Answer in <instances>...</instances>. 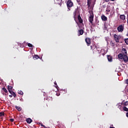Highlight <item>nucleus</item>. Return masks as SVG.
<instances>
[{
    "instance_id": "nucleus-1",
    "label": "nucleus",
    "mask_w": 128,
    "mask_h": 128,
    "mask_svg": "<svg viewBox=\"0 0 128 128\" xmlns=\"http://www.w3.org/2000/svg\"><path fill=\"white\" fill-rule=\"evenodd\" d=\"M91 48H94V50H98V54H101L102 56H104L106 52L104 50V49H102L100 48L98 46L94 45L93 46H91Z\"/></svg>"
},
{
    "instance_id": "nucleus-2",
    "label": "nucleus",
    "mask_w": 128,
    "mask_h": 128,
    "mask_svg": "<svg viewBox=\"0 0 128 128\" xmlns=\"http://www.w3.org/2000/svg\"><path fill=\"white\" fill-rule=\"evenodd\" d=\"M118 58L120 60H122L125 64H127L128 62V57L126 55H123L122 54H120L118 55Z\"/></svg>"
},
{
    "instance_id": "nucleus-3",
    "label": "nucleus",
    "mask_w": 128,
    "mask_h": 128,
    "mask_svg": "<svg viewBox=\"0 0 128 128\" xmlns=\"http://www.w3.org/2000/svg\"><path fill=\"white\" fill-rule=\"evenodd\" d=\"M87 4L88 8L94 6L96 4V0H88Z\"/></svg>"
},
{
    "instance_id": "nucleus-4",
    "label": "nucleus",
    "mask_w": 128,
    "mask_h": 128,
    "mask_svg": "<svg viewBox=\"0 0 128 128\" xmlns=\"http://www.w3.org/2000/svg\"><path fill=\"white\" fill-rule=\"evenodd\" d=\"M8 92H10V94H12V96H16V93H14V92L12 91V86H8Z\"/></svg>"
},
{
    "instance_id": "nucleus-5",
    "label": "nucleus",
    "mask_w": 128,
    "mask_h": 128,
    "mask_svg": "<svg viewBox=\"0 0 128 128\" xmlns=\"http://www.w3.org/2000/svg\"><path fill=\"white\" fill-rule=\"evenodd\" d=\"M67 4V6L68 8V10H70V9L69 8H72V6H74V3L72 2L71 0H68L67 2L66 3Z\"/></svg>"
},
{
    "instance_id": "nucleus-6",
    "label": "nucleus",
    "mask_w": 128,
    "mask_h": 128,
    "mask_svg": "<svg viewBox=\"0 0 128 128\" xmlns=\"http://www.w3.org/2000/svg\"><path fill=\"white\" fill-rule=\"evenodd\" d=\"M124 28V25H120L118 27L117 30L119 32H122Z\"/></svg>"
},
{
    "instance_id": "nucleus-7",
    "label": "nucleus",
    "mask_w": 128,
    "mask_h": 128,
    "mask_svg": "<svg viewBox=\"0 0 128 128\" xmlns=\"http://www.w3.org/2000/svg\"><path fill=\"white\" fill-rule=\"evenodd\" d=\"M88 20L90 24H92V22H94V13L91 12L90 14V16H89Z\"/></svg>"
},
{
    "instance_id": "nucleus-8",
    "label": "nucleus",
    "mask_w": 128,
    "mask_h": 128,
    "mask_svg": "<svg viewBox=\"0 0 128 128\" xmlns=\"http://www.w3.org/2000/svg\"><path fill=\"white\" fill-rule=\"evenodd\" d=\"M114 38L116 42H120V38L118 37V35L115 34L114 36Z\"/></svg>"
},
{
    "instance_id": "nucleus-9",
    "label": "nucleus",
    "mask_w": 128,
    "mask_h": 128,
    "mask_svg": "<svg viewBox=\"0 0 128 128\" xmlns=\"http://www.w3.org/2000/svg\"><path fill=\"white\" fill-rule=\"evenodd\" d=\"M86 42L88 46H90V38H86Z\"/></svg>"
},
{
    "instance_id": "nucleus-10",
    "label": "nucleus",
    "mask_w": 128,
    "mask_h": 128,
    "mask_svg": "<svg viewBox=\"0 0 128 128\" xmlns=\"http://www.w3.org/2000/svg\"><path fill=\"white\" fill-rule=\"evenodd\" d=\"M120 20H126V16L124 14H121L120 16Z\"/></svg>"
},
{
    "instance_id": "nucleus-11",
    "label": "nucleus",
    "mask_w": 128,
    "mask_h": 128,
    "mask_svg": "<svg viewBox=\"0 0 128 128\" xmlns=\"http://www.w3.org/2000/svg\"><path fill=\"white\" fill-rule=\"evenodd\" d=\"M107 58L108 62H112V56L108 55Z\"/></svg>"
},
{
    "instance_id": "nucleus-12",
    "label": "nucleus",
    "mask_w": 128,
    "mask_h": 128,
    "mask_svg": "<svg viewBox=\"0 0 128 128\" xmlns=\"http://www.w3.org/2000/svg\"><path fill=\"white\" fill-rule=\"evenodd\" d=\"M26 122L27 124H32V120L30 118H28L26 120Z\"/></svg>"
},
{
    "instance_id": "nucleus-13",
    "label": "nucleus",
    "mask_w": 128,
    "mask_h": 128,
    "mask_svg": "<svg viewBox=\"0 0 128 128\" xmlns=\"http://www.w3.org/2000/svg\"><path fill=\"white\" fill-rule=\"evenodd\" d=\"M122 52L123 54V56H126V49L123 48L122 49Z\"/></svg>"
},
{
    "instance_id": "nucleus-14",
    "label": "nucleus",
    "mask_w": 128,
    "mask_h": 128,
    "mask_svg": "<svg viewBox=\"0 0 128 128\" xmlns=\"http://www.w3.org/2000/svg\"><path fill=\"white\" fill-rule=\"evenodd\" d=\"M78 20H79V22H80V24H82V19L80 16L78 15Z\"/></svg>"
},
{
    "instance_id": "nucleus-15",
    "label": "nucleus",
    "mask_w": 128,
    "mask_h": 128,
    "mask_svg": "<svg viewBox=\"0 0 128 128\" xmlns=\"http://www.w3.org/2000/svg\"><path fill=\"white\" fill-rule=\"evenodd\" d=\"M101 18L102 20H104V22H106V20H108V18H106V16H104V15L102 16Z\"/></svg>"
},
{
    "instance_id": "nucleus-16",
    "label": "nucleus",
    "mask_w": 128,
    "mask_h": 128,
    "mask_svg": "<svg viewBox=\"0 0 128 128\" xmlns=\"http://www.w3.org/2000/svg\"><path fill=\"white\" fill-rule=\"evenodd\" d=\"M15 108L18 110V112H20V110H22V108L20 106H16Z\"/></svg>"
},
{
    "instance_id": "nucleus-17",
    "label": "nucleus",
    "mask_w": 128,
    "mask_h": 128,
    "mask_svg": "<svg viewBox=\"0 0 128 128\" xmlns=\"http://www.w3.org/2000/svg\"><path fill=\"white\" fill-rule=\"evenodd\" d=\"M78 34H80L82 35L84 34V30H78Z\"/></svg>"
},
{
    "instance_id": "nucleus-18",
    "label": "nucleus",
    "mask_w": 128,
    "mask_h": 128,
    "mask_svg": "<svg viewBox=\"0 0 128 128\" xmlns=\"http://www.w3.org/2000/svg\"><path fill=\"white\" fill-rule=\"evenodd\" d=\"M34 58V60H38V58H40V56L38 55H35Z\"/></svg>"
},
{
    "instance_id": "nucleus-19",
    "label": "nucleus",
    "mask_w": 128,
    "mask_h": 128,
    "mask_svg": "<svg viewBox=\"0 0 128 128\" xmlns=\"http://www.w3.org/2000/svg\"><path fill=\"white\" fill-rule=\"evenodd\" d=\"M123 110L124 112H128V108H127L126 106H124Z\"/></svg>"
},
{
    "instance_id": "nucleus-20",
    "label": "nucleus",
    "mask_w": 128,
    "mask_h": 128,
    "mask_svg": "<svg viewBox=\"0 0 128 128\" xmlns=\"http://www.w3.org/2000/svg\"><path fill=\"white\" fill-rule=\"evenodd\" d=\"M18 94H20V96H22V94H24V92H22V90H20V91H18Z\"/></svg>"
},
{
    "instance_id": "nucleus-21",
    "label": "nucleus",
    "mask_w": 128,
    "mask_h": 128,
    "mask_svg": "<svg viewBox=\"0 0 128 128\" xmlns=\"http://www.w3.org/2000/svg\"><path fill=\"white\" fill-rule=\"evenodd\" d=\"M4 116V112H0V116Z\"/></svg>"
},
{
    "instance_id": "nucleus-22",
    "label": "nucleus",
    "mask_w": 128,
    "mask_h": 128,
    "mask_svg": "<svg viewBox=\"0 0 128 128\" xmlns=\"http://www.w3.org/2000/svg\"><path fill=\"white\" fill-rule=\"evenodd\" d=\"M28 46H29L30 48H33V46H32V44H30V43H28Z\"/></svg>"
},
{
    "instance_id": "nucleus-23",
    "label": "nucleus",
    "mask_w": 128,
    "mask_h": 128,
    "mask_svg": "<svg viewBox=\"0 0 128 128\" xmlns=\"http://www.w3.org/2000/svg\"><path fill=\"white\" fill-rule=\"evenodd\" d=\"M2 90L4 92H8V90H6V88H3Z\"/></svg>"
},
{
    "instance_id": "nucleus-24",
    "label": "nucleus",
    "mask_w": 128,
    "mask_h": 128,
    "mask_svg": "<svg viewBox=\"0 0 128 128\" xmlns=\"http://www.w3.org/2000/svg\"><path fill=\"white\" fill-rule=\"evenodd\" d=\"M124 42L126 44H128V38L124 39Z\"/></svg>"
},
{
    "instance_id": "nucleus-25",
    "label": "nucleus",
    "mask_w": 128,
    "mask_h": 128,
    "mask_svg": "<svg viewBox=\"0 0 128 128\" xmlns=\"http://www.w3.org/2000/svg\"><path fill=\"white\" fill-rule=\"evenodd\" d=\"M54 84L56 85V86H55V87H56V88H57V90H58V85L56 84V82L55 81V82H54Z\"/></svg>"
},
{
    "instance_id": "nucleus-26",
    "label": "nucleus",
    "mask_w": 128,
    "mask_h": 128,
    "mask_svg": "<svg viewBox=\"0 0 128 128\" xmlns=\"http://www.w3.org/2000/svg\"><path fill=\"white\" fill-rule=\"evenodd\" d=\"M10 122H14V119L10 118Z\"/></svg>"
},
{
    "instance_id": "nucleus-27",
    "label": "nucleus",
    "mask_w": 128,
    "mask_h": 128,
    "mask_svg": "<svg viewBox=\"0 0 128 128\" xmlns=\"http://www.w3.org/2000/svg\"><path fill=\"white\" fill-rule=\"evenodd\" d=\"M76 10L74 12V16H76Z\"/></svg>"
},
{
    "instance_id": "nucleus-28",
    "label": "nucleus",
    "mask_w": 128,
    "mask_h": 128,
    "mask_svg": "<svg viewBox=\"0 0 128 128\" xmlns=\"http://www.w3.org/2000/svg\"><path fill=\"white\" fill-rule=\"evenodd\" d=\"M124 106H128V102H126L124 104Z\"/></svg>"
},
{
    "instance_id": "nucleus-29",
    "label": "nucleus",
    "mask_w": 128,
    "mask_h": 128,
    "mask_svg": "<svg viewBox=\"0 0 128 128\" xmlns=\"http://www.w3.org/2000/svg\"><path fill=\"white\" fill-rule=\"evenodd\" d=\"M106 12H110V10L108 8H106Z\"/></svg>"
},
{
    "instance_id": "nucleus-30",
    "label": "nucleus",
    "mask_w": 128,
    "mask_h": 128,
    "mask_svg": "<svg viewBox=\"0 0 128 128\" xmlns=\"http://www.w3.org/2000/svg\"><path fill=\"white\" fill-rule=\"evenodd\" d=\"M125 82H126V84H128V79H126Z\"/></svg>"
},
{
    "instance_id": "nucleus-31",
    "label": "nucleus",
    "mask_w": 128,
    "mask_h": 128,
    "mask_svg": "<svg viewBox=\"0 0 128 128\" xmlns=\"http://www.w3.org/2000/svg\"><path fill=\"white\" fill-rule=\"evenodd\" d=\"M41 126H44V128H46V126H44L42 124H40Z\"/></svg>"
},
{
    "instance_id": "nucleus-32",
    "label": "nucleus",
    "mask_w": 128,
    "mask_h": 128,
    "mask_svg": "<svg viewBox=\"0 0 128 128\" xmlns=\"http://www.w3.org/2000/svg\"><path fill=\"white\" fill-rule=\"evenodd\" d=\"M126 116H127V118H128V112L126 113Z\"/></svg>"
},
{
    "instance_id": "nucleus-33",
    "label": "nucleus",
    "mask_w": 128,
    "mask_h": 128,
    "mask_svg": "<svg viewBox=\"0 0 128 128\" xmlns=\"http://www.w3.org/2000/svg\"><path fill=\"white\" fill-rule=\"evenodd\" d=\"M105 2H110V0H104Z\"/></svg>"
},
{
    "instance_id": "nucleus-34",
    "label": "nucleus",
    "mask_w": 128,
    "mask_h": 128,
    "mask_svg": "<svg viewBox=\"0 0 128 128\" xmlns=\"http://www.w3.org/2000/svg\"><path fill=\"white\" fill-rule=\"evenodd\" d=\"M76 24H77L78 26L79 27H80V24H78V22H76Z\"/></svg>"
},
{
    "instance_id": "nucleus-35",
    "label": "nucleus",
    "mask_w": 128,
    "mask_h": 128,
    "mask_svg": "<svg viewBox=\"0 0 128 128\" xmlns=\"http://www.w3.org/2000/svg\"><path fill=\"white\" fill-rule=\"evenodd\" d=\"M110 128H115L114 127L110 126Z\"/></svg>"
},
{
    "instance_id": "nucleus-36",
    "label": "nucleus",
    "mask_w": 128,
    "mask_h": 128,
    "mask_svg": "<svg viewBox=\"0 0 128 128\" xmlns=\"http://www.w3.org/2000/svg\"><path fill=\"white\" fill-rule=\"evenodd\" d=\"M110 126H114V125L112 124L110 125Z\"/></svg>"
},
{
    "instance_id": "nucleus-37",
    "label": "nucleus",
    "mask_w": 128,
    "mask_h": 128,
    "mask_svg": "<svg viewBox=\"0 0 128 128\" xmlns=\"http://www.w3.org/2000/svg\"><path fill=\"white\" fill-rule=\"evenodd\" d=\"M112 0V2H114V0Z\"/></svg>"
},
{
    "instance_id": "nucleus-38",
    "label": "nucleus",
    "mask_w": 128,
    "mask_h": 128,
    "mask_svg": "<svg viewBox=\"0 0 128 128\" xmlns=\"http://www.w3.org/2000/svg\"><path fill=\"white\" fill-rule=\"evenodd\" d=\"M50 128V127H48V128L46 127V128Z\"/></svg>"
},
{
    "instance_id": "nucleus-39",
    "label": "nucleus",
    "mask_w": 128,
    "mask_h": 128,
    "mask_svg": "<svg viewBox=\"0 0 128 128\" xmlns=\"http://www.w3.org/2000/svg\"><path fill=\"white\" fill-rule=\"evenodd\" d=\"M9 96H12V95H10Z\"/></svg>"
},
{
    "instance_id": "nucleus-40",
    "label": "nucleus",
    "mask_w": 128,
    "mask_h": 128,
    "mask_svg": "<svg viewBox=\"0 0 128 128\" xmlns=\"http://www.w3.org/2000/svg\"><path fill=\"white\" fill-rule=\"evenodd\" d=\"M57 96H60V94H58Z\"/></svg>"
}]
</instances>
